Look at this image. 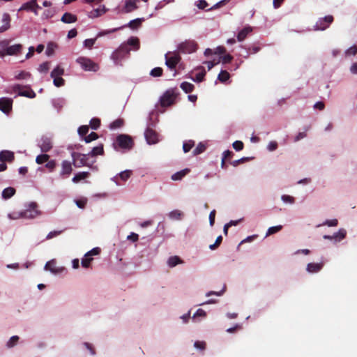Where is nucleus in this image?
Segmentation results:
<instances>
[{"mask_svg":"<svg viewBox=\"0 0 357 357\" xmlns=\"http://www.w3.org/2000/svg\"><path fill=\"white\" fill-rule=\"evenodd\" d=\"M113 146L116 150L119 149L130 150L134 146V142L130 135L120 134L116 137Z\"/></svg>","mask_w":357,"mask_h":357,"instance_id":"nucleus-1","label":"nucleus"},{"mask_svg":"<svg viewBox=\"0 0 357 357\" xmlns=\"http://www.w3.org/2000/svg\"><path fill=\"white\" fill-rule=\"evenodd\" d=\"M40 215V211L38 209V204L36 202H31L28 208L20 212L17 217L23 218L33 219Z\"/></svg>","mask_w":357,"mask_h":357,"instance_id":"nucleus-2","label":"nucleus"},{"mask_svg":"<svg viewBox=\"0 0 357 357\" xmlns=\"http://www.w3.org/2000/svg\"><path fill=\"white\" fill-rule=\"evenodd\" d=\"M76 62L86 71L96 72L99 68L97 63L86 57L80 56L77 59Z\"/></svg>","mask_w":357,"mask_h":357,"instance_id":"nucleus-3","label":"nucleus"},{"mask_svg":"<svg viewBox=\"0 0 357 357\" xmlns=\"http://www.w3.org/2000/svg\"><path fill=\"white\" fill-rule=\"evenodd\" d=\"M181 59V57L177 52H167L165 54V64L171 70L176 68Z\"/></svg>","mask_w":357,"mask_h":357,"instance_id":"nucleus-4","label":"nucleus"},{"mask_svg":"<svg viewBox=\"0 0 357 357\" xmlns=\"http://www.w3.org/2000/svg\"><path fill=\"white\" fill-rule=\"evenodd\" d=\"M176 98V93L174 90H167L160 98V105L162 107H168L173 105Z\"/></svg>","mask_w":357,"mask_h":357,"instance_id":"nucleus-5","label":"nucleus"},{"mask_svg":"<svg viewBox=\"0 0 357 357\" xmlns=\"http://www.w3.org/2000/svg\"><path fill=\"white\" fill-rule=\"evenodd\" d=\"M178 49L182 53H192L197 50V44L194 40H185L178 45Z\"/></svg>","mask_w":357,"mask_h":357,"instance_id":"nucleus-6","label":"nucleus"},{"mask_svg":"<svg viewBox=\"0 0 357 357\" xmlns=\"http://www.w3.org/2000/svg\"><path fill=\"white\" fill-rule=\"evenodd\" d=\"M13 91L17 93L18 95L25 96L29 98H35V92L29 86H24L20 84L13 86Z\"/></svg>","mask_w":357,"mask_h":357,"instance_id":"nucleus-7","label":"nucleus"},{"mask_svg":"<svg viewBox=\"0 0 357 357\" xmlns=\"http://www.w3.org/2000/svg\"><path fill=\"white\" fill-rule=\"evenodd\" d=\"M130 49L128 45H121L116 51L112 54V59L117 63L121 61L126 55L129 54Z\"/></svg>","mask_w":357,"mask_h":357,"instance_id":"nucleus-8","label":"nucleus"},{"mask_svg":"<svg viewBox=\"0 0 357 357\" xmlns=\"http://www.w3.org/2000/svg\"><path fill=\"white\" fill-rule=\"evenodd\" d=\"M333 17L332 15H327L323 18L319 19L314 26L315 31H324L333 22Z\"/></svg>","mask_w":357,"mask_h":357,"instance_id":"nucleus-9","label":"nucleus"},{"mask_svg":"<svg viewBox=\"0 0 357 357\" xmlns=\"http://www.w3.org/2000/svg\"><path fill=\"white\" fill-rule=\"evenodd\" d=\"M71 155L73 158V164L75 167H81L88 165V155L81 154L76 152H73Z\"/></svg>","mask_w":357,"mask_h":357,"instance_id":"nucleus-10","label":"nucleus"},{"mask_svg":"<svg viewBox=\"0 0 357 357\" xmlns=\"http://www.w3.org/2000/svg\"><path fill=\"white\" fill-rule=\"evenodd\" d=\"M1 45L3 47H6V48L3 50L4 53L3 54V55H4V54L17 55L19 53H20L22 50V45L20 44H15L13 45L7 47V45H8V40L2 41Z\"/></svg>","mask_w":357,"mask_h":357,"instance_id":"nucleus-11","label":"nucleus"},{"mask_svg":"<svg viewBox=\"0 0 357 357\" xmlns=\"http://www.w3.org/2000/svg\"><path fill=\"white\" fill-rule=\"evenodd\" d=\"M73 162L66 160L61 162V169L59 172V176L61 178H67L70 176L73 172Z\"/></svg>","mask_w":357,"mask_h":357,"instance_id":"nucleus-12","label":"nucleus"},{"mask_svg":"<svg viewBox=\"0 0 357 357\" xmlns=\"http://www.w3.org/2000/svg\"><path fill=\"white\" fill-rule=\"evenodd\" d=\"M38 146L40 148L41 151L43 153L50 151L53 146L52 139L47 137H43L40 139Z\"/></svg>","mask_w":357,"mask_h":357,"instance_id":"nucleus-13","label":"nucleus"},{"mask_svg":"<svg viewBox=\"0 0 357 357\" xmlns=\"http://www.w3.org/2000/svg\"><path fill=\"white\" fill-rule=\"evenodd\" d=\"M13 100L8 98H0V110L8 114L12 109Z\"/></svg>","mask_w":357,"mask_h":357,"instance_id":"nucleus-14","label":"nucleus"},{"mask_svg":"<svg viewBox=\"0 0 357 357\" xmlns=\"http://www.w3.org/2000/svg\"><path fill=\"white\" fill-rule=\"evenodd\" d=\"M145 138L149 144H155L158 142L157 132L151 128H147L144 132Z\"/></svg>","mask_w":357,"mask_h":357,"instance_id":"nucleus-15","label":"nucleus"},{"mask_svg":"<svg viewBox=\"0 0 357 357\" xmlns=\"http://www.w3.org/2000/svg\"><path fill=\"white\" fill-rule=\"evenodd\" d=\"M36 8H40V7L38 5L36 0H31L25 3H24L20 10H24L27 11H33L36 15H37Z\"/></svg>","mask_w":357,"mask_h":357,"instance_id":"nucleus-16","label":"nucleus"},{"mask_svg":"<svg viewBox=\"0 0 357 357\" xmlns=\"http://www.w3.org/2000/svg\"><path fill=\"white\" fill-rule=\"evenodd\" d=\"M324 266V261L319 263H309L307 265L306 271L310 273H316L319 272L323 268Z\"/></svg>","mask_w":357,"mask_h":357,"instance_id":"nucleus-17","label":"nucleus"},{"mask_svg":"<svg viewBox=\"0 0 357 357\" xmlns=\"http://www.w3.org/2000/svg\"><path fill=\"white\" fill-rule=\"evenodd\" d=\"M253 31V29L250 26H246L243 29H241L237 34V40L238 42L243 41L247 36L251 33Z\"/></svg>","mask_w":357,"mask_h":357,"instance_id":"nucleus-18","label":"nucleus"},{"mask_svg":"<svg viewBox=\"0 0 357 357\" xmlns=\"http://www.w3.org/2000/svg\"><path fill=\"white\" fill-rule=\"evenodd\" d=\"M15 158L14 153L10 151H2L0 152V161L2 162H13Z\"/></svg>","mask_w":357,"mask_h":357,"instance_id":"nucleus-19","label":"nucleus"},{"mask_svg":"<svg viewBox=\"0 0 357 357\" xmlns=\"http://www.w3.org/2000/svg\"><path fill=\"white\" fill-rule=\"evenodd\" d=\"M138 0H126L124 10L126 13H130L138 8L137 2Z\"/></svg>","mask_w":357,"mask_h":357,"instance_id":"nucleus-20","label":"nucleus"},{"mask_svg":"<svg viewBox=\"0 0 357 357\" xmlns=\"http://www.w3.org/2000/svg\"><path fill=\"white\" fill-rule=\"evenodd\" d=\"M3 25L0 26V33L4 32L10 28V17L8 13H4L2 17Z\"/></svg>","mask_w":357,"mask_h":357,"instance_id":"nucleus-21","label":"nucleus"},{"mask_svg":"<svg viewBox=\"0 0 357 357\" xmlns=\"http://www.w3.org/2000/svg\"><path fill=\"white\" fill-rule=\"evenodd\" d=\"M77 20V16L70 13H65L61 17V21L66 24L75 22Z\"/></svg>","mask_w":357,"mask_h":357,"instance_id":"nucleus-22","label":"nucleus"},{"mask_svg":"<svg viewBox=\"0 0 357 357\" xmlns=\"http://www.w3.org/2000/svg\"><path fill=\"white\" fill-rule=\"evenodd\" d=\"M190 172V169L185 168L179 172H176L172 176V179L173 181H180L181 180L185 175H187Z\"/></svg>","mask_w":357,"mask_h":357,"instance_id":"nucleus-23","label":"nucleus"},{"mask_svg":"<svg viewBox=\"0 0 357 357\" xmlns=\"http://www.w3.org/2000/svg\"><path fill=\"white\" fill-rule=\"evenodd\" d=\"M90 175V173L88 172H82L76 174L74 177L72 178V181L73 183H78L82 180H84L86 178H88Z\"/></svg>","mask_w":357,"mask_h":357,"instance_id":"nucleus-24","label":"nucleus"},{"mask_svg":"<svg viewBox=\"0 0 357 357\" xmlns=\"http://www.w3.org/2000/svg\"><path fill=\"white\" fill-rule=\"evenodd\" d=\"M104 154V149L103 145L101 144L94 148L92 149L91 152L88 154L92 157H96L97 155H102Z\"/></svg>","mask_w":357,"mask_h":357,"instance_id":"nucleus-25","label":"nucleus"},{"mask_svg":"<svg viewBox=\"0 0 357 357\" xmlns=\"http://www.w3.org/2000/svg\"><path fill=\"white\" fill-rule=\"evenodd\" d=\"M15 189L13 187H8L2 191V197L8 199L15 194Z\"/></svg>","mask_w":357,"mask_h":357,"instance_id":"nucleus-26","label":"nucleus"},{"mask_svg":"<svg viewBox=\"0 0 357 357\" xmlns=\"http://www.w3.org/2000/svg\"><path fill=\"white\" fill-rule=\"evenodd\" d=\"M181 88L183 91H184L186 93H191L194 90V85L188 82H183L181 84Z\"/></svg>","mask_w":357,"mask_h":357,"instance_id":"nucleus-27","label":"nucleus"},{"mask_svg":"<svg viewBox=\"0 0 357 357\" xmlns=\"http://www.w3.org/2000/svg\"><path fill=\"white\" fill-rule=\"evenodd\" d=\"M183 263V261L178 256L170 257L167 264L170 267H174L178 264Z\"/></svg>","mask_w":357,"mask_h":357,"instance_id":"nucleus-28","label":"nucleus"},{"mask_svg":"<svg viewBox=\"0 0 357 357\" xmlns=\"http://www.w3.org/2000/svg\"><path fill=\"white\" fill-rule=\"evenodd\" d=\"M346 234V230L344 229H340L337 233L333 235V237H334L335 241H340L345 238Z\"/></svg>","mask_w":357,"mask_h":357,"instance_id":"nucleus-29","label":"nucleus"},{"mask_svg":"<svg viewBox=\"0 0 357 357\" xmlns=\"http://www.w3.org/2000/svg\"><path fill=\"white\" fill-rule=\"evenodd\" d=\"M126 45H128V47L132 46L135 50H137L139 48V40L136 37H131L128 39Z\"/></svg>","mask_w":357,"mask_h":357,"instance_id":"nucleus-30","label":"nucleus"},{"mask_svg":"<svg viewBox=\"0 0 357 357\" xmlns=\"http://www.w3.org/2000/svg\"><path fill=\"white\" fill-rule=\"evenodd\" d=\"M64 74V69L61 68L60 66H57L54 70L51 72V77H61Z\"/></svg>","mask_w":357,"mask_h":357,"instance_id":"nucleus-31","label":"nucleus"},{"mask_svg":"<svg viewBox=\"0 0 357 357\" xmlns=\"http://www.w3.org/2000/svg\"><path fill=\"white\" fill-rule=\"evenodd\" d=\"M142 21L143 19L141 18L131 20L128 24V26L132 29H137L141 26Z\"/></svg>","mask_w":357,"mask_h":357,"instance_id":"nucleus-32","label":"nucleus"},{"mask_svg":"<svg viewBox=\"0 0 357 357\" xmlns=\"http://www.w3.org/2000/svg\"><path fill=\"white\" fill-rule=\"evenodd\" d=\"M123 124L124 121L122 119H117L110 123L109 128L112 130L120 128L123 126Z\"/></svg>","mask_w":357,"mask_h":357,"instance_id":"nucleus-33","label":"nucleus"},{"mask_svg":"<svg viewBox=\"0 0 357 357\" xmlns=\"http://www.w3.org/2000/svg\"><path fill=\"white\" fill-rule=\"evenodd\" d=\"M105 11H106V10L105 9V8H103L102 9H101V8L93 9L92 11L90 12L89 16V17H92V18L98 17L102 15L103 13H105Z\"/></svg>","mask_w":357,"mask_h":357,"instance_id":"nucleus-34","label":"nucleus"},{"mask_svg":"<svg viewBox=\"0 0 357 357\" xmlns=\"http://www.w3.org/2000/svg\"><path fill=\"white\" fill-rule=\"evenodd\" d=\"M230 77L229 73L227 70H221L218 74V79L221 82H225Z\"/></svg>","mask_w":357,"mask_h":357,"instance_id":"nucleus-35","label":"nucleus"},{"mask_svg":"<svg viewBox=\"0 0 357 357\" xmlns=\"http://www.w3.org/2000/svg\"><path fill=\"white\" fill-rule=\"evenodd\" d=\"M50 159V155L47 154L38 155L36 158V162L38 165L47 162Z\"/></svg>","mask_w":357,"mask_h":357,"instance_id":"nucleus-36","label":"nucleus"},{"mask_svg":"<svg viewBox=\"0 0 357 357\" xmlns=\"http://www.w3.org/2000/svg\"><path fill=\"white\" fill-rule=\"evenodd\" d=\"M45 270L50 271L52 273H58V269L55 266V262L54 261H50L46 263L45 266Z\"/></svg>","mask_w":357,"mask_h":357,"instance_id":"nucleus-37","label":"nucleus"},{"mask_svg":"<svg viewBox=\"0 0 357 357\" xmlns=\"http://www.w3.org/2000/svg\"><path fill=\"white\" fill-rule=\"evenodd\" d=\"M206 149V146L204 144L200 142L197 146L193 150V155H197L202 153H203Z\"/></svg>","mask_w":357,"mask_h":357,"instance_id":"nucleus-38","label":"nucleus"},{"mask_svg":"<svg viewBox=\"0 0 357 357\" xmlns=\"http://www.w3.org/2000/svg\"><path fill=\"white\" fill-rule=\"evenodd\" d=\"M206 316V312H205L204 310H202V309L199 308V309H198V310L196 311V312L193 314V316H192V319L194 321H197V320H198V318H199V317L204 318V317H205Z\"/></svg>","mask_w":357,"mask_h":357,"instance_id":"nucleus-39","label":"nucleus"},{"mask_svg":"<svg viewBox=\"0 0 357 357\" xmlns=\"http://www.w3.org/2000/svg\"><path fill=\"white\" fill-rule=\"evenodd\" d=\"M93 260L92 257H85L82 259L81 264L83 268H89L91 267V263Z\"/></svg>","mask_w":357,"mask_h":357,"instance_id":"nucleus-40","label":"nucleus"},{"mask_svg":"<svg viewBox=\"0 0 357 357\" xmlns=\"http://www.w3.org/2000/svg\"><path fill=\"white\" fill-rule=\"evenodd\" d=\"M31 73L26 71H20L15 75L16 79H26L31 77Z\"/></svg>","mask_w":357,"mask_h":357,"instance_id":"nucleus-41","label":"nucleus"},{"mask_svg":"<svg viewBox=\"0 0 357 357\" xmlns=\"http://www.w3.org/2000/svg\"><path fill=\"white\" fill-rule=\"evenodd\" d=\"M282 225L271 227L268 229L266 236H268L274 234L280 231V230H282Z\"/></svg>","mask_w":357,"mask_h":357,"instance_id":"nucleus-42","label":"nucleus"},{"mask_svg":"<svg viewBox=\"0 0 357 357\" xmlns=\"http://www.w3.org/2000/svg\"><path fill=\"white\" fill-rule=\"evenodd\" d=\"M195 142L192 140L185 142L183 145V150L185 153H188L194 146Z\"/></svg>","mask_w":357,"mask_h":357,"instance_id":"nucleus-43","label":"nucleus"},{"mask_svg":"<svg viewBox=\"0 0 357 357\" xmlns=\"http://www.w3.org/2000/svg\"><path fill=\"white\" fill-rule=\"evenodd\" d=\"M169 218L174 220H180L183 216V213L178 210H174L169 213Z\"/></svg>","mask_w":357,"mask_h":357,"instance_id":"nucleus-44","label":"nucleus"},{"mask_svg":"<svg viewBox=\"0 0 357 357\" xmlns=\"http://www.w3.org/2000/svg\"><path fill=\"white\" fill-rule=\"evenodd\" d=\"M53 78V83L55 86L61 87L65 84V80L61 77H54Z\"/></svg>","mask_w":357,"mask_h":357,"instance_id":"nucleus-45","label":"nucleus"},{"mask_svg":"<svg viewBox=\"0 0 357 357\" xmlns=\"http://www.w3.org/2000/svg\"><path fill=\"white\" fill-rule=\"evenodd\" d=\"M98 138V135L96 132H92L89 135L85 136L84 139L86 143H89Z\"/></svg>","mask_w":357,"mask_h":357,"instance_id":"nucleus-46","label":"nucleus"},{"mask_svg":"<svg viewBox=\"0 0 357 357\" xmlns=\"http://www.w3.org/2000/svg\"><path fill=\"white\" fill-rule=\"evenodd\" d=\"M163 70L160 67L154 68L151 70L150 75L153 77H160L162 75Z\"/></svg>","mask_w":357,"mask_h":357,"instance_id":"nucleus-47","label":"nucleus"},{"mask_svg":"<svg viewBox=\"0 0 357 357\" xmlns=\"http://www.w3.org/2000/svg\"><path fill=\"white\" fill-rule=\"evenodd\" d=\"M100 252H101V249L98 247H96V248H93L90 251L87 252L85 254V257H92V256H96V255H100Z\"/></svg>","mask_w":357,"mask_h":357,"instance_id":"nucleus-48","label":"nucleus"},{"mask_svg":"<svg viewBox=\"0 0 357 357\" xmlns=\"http://www.w3.org/2000/svg\"><path fill=\"white\" fill-rule=\"evenodd\" d=\"M100 126V120L98 118H93L90 121V126L93 130H97Z\"/></svg>","mask_w":357,"mask_h":357,"instance_id":"nucleus-49","label":"nucleus"},{"mask_svg":"<svg viewBox=\"0 0 357 357\" xmlns=\"http://www.w3.org/2000/svg\"><path fill=\"white\" fill-rule=\"evenodd\" d=\"M50 63L45 61L39 66L38 70L41 73H47L50 70Z\"/></svg>","mask_w":357,"mask_h":357,"instance_id":"nucleus-50","label":"nucleus"},{"mask_svg":"<svg viewBox=\"0 0 357 357\" xmlns=\"http://www.w3.org/2000/svg\"><path fill=\"white\" fill-rule=\"evenodd\" d=\"M45 167L48 169L49 172H53L56 167V161L54 160H48L46 162Z\"/></svg>","mask_w":357,"mask_h":357,"instance_id":"nucleus-51","label":"nucleus"},{"mask_svg":"<svg viewBox=\"0 0 357 357\" xmlns=\"http://www.w3.org/2000/svg\"><path fill=\"white\" fill-rule=\"evenodd\" d=\"M65 231V229H63V230H58V231H50L46 236V239L47 240H50V239H52L60 234H61L63 231Z\"/></svg>","mask_w":357,"mask_h":357,"instance_id":"nucleus-52","label":"nucleus"},{"mask_svg":"<svg viewBox=\"0 0 357 357\" xmlns=\"http://www.w3.org/2000/svg\"><path fill=\"white\" fill-rule=\"evenodd\" d=\"M96 40V38L86 39L84 41V45L86 48L91 49L93 45L95 44Z\"/></svg>","mask_w":357,"mask_h":357,"instance_id":"nucleus-53","label":"nucleus"},{"mask_svg":"<svg viewBox=\"0 0 357 357\" xmlns=\"http://www.w3.org/2000/svg\"><path fill=\"white\" fill-rule=\"evenodd\" d=\"M132 174V171L126 170L120 173L119 176L123 181H126L128 179Z\"/></svg>","mask_w":357,"mask_h":357,"instance_id":"nucleus-54","label":"nucleus"},{"mask_svg":"<svg viewBox=\"0 0 357 357\" xmlns=\"http://www.w3.org/2000/svg\"><path fill=\"white\" fill-rule=\"evenodd\" d=\"M89 132V126H82L78 128V133L82 137H85L87 132Z\"/></svg>","mask_w":357,"mask_h":357,"instance_id":"nucleus-55","label":"nucleus"},{"mask_svg":"<svg viewBox=\"0 0 357 357\" xmlns=\"http://www.w3.org/2000/svg\"><path fill=\"white\" fill-rule=\"evenodd\" d=\"M202 71L197 73L196 75V77H195V81L197 82H201L204 80V77L206 75V71L204 70V69L202 67Z\"/></svg>","mask_w":357,"mask_h":357,"instance_id":"nucleus-56","label":"nucleus"},{"mask_svg":"<svg viewBox=\"0 0 357 357\" xmlns=\"http://www.w3.org/2000/svg\"><path fill=\"white\" fill-rule=\"evenodd\" d=\"M232 146L233 148L237 151L243 150L244 147V144L241 141H235L233 143Z\"/></svg>","mask_w":357,"mask_h":357,"instance_id":"nucleus-57","label":"nucleus"},{"mask_svg":"<svg viewBox=\"0 0 357 357\" xmlns=\"http://www.w3.org/2000/svg\"><path fill=\"white\" fill-rule=\"evenodd\" d=\"M56 47V45H55L54 43H50L48 45H47V50H46V54L48 55V56H50L51 54H53V52H54V48Z\"/></svg>","mask_w":357,"mask_h":357,"instance_id":"nucleus-58","label":"nucleus"},{"mask_svg":"<svg viewBox=\"0 0 357 357\" xmlns=\"http://www.w3.org/2000/svg\"><path fill=\"white\" fill-rule=\"evenodd\" d=\"M249 160V158H242L241 159H238V160H234L231 162V165H233L234 167H237L238 165H239L240 164H242L245 162H247Z\"/></svg>","mask_w":357,"mask_h":357,"instance_id":"nucleus-59","label":"nucleus"},{"mask_svg":"<svg viewBox=\"0 0 357 357\" xmlns=\"http://www.w3.org/2000/svg\"><path fill=\"white\" fill-rule=\"evenodd\" d=\"M222 63H229L233 60V56L230 54H226L221 56Z\"/></svg>","mask_w":357,"mask_h":357,"instance_id":"nucleus-60","label":"nucleus"},{"mask_svg":"<svg viewBox=\"0 0 357 357\" xmlns=\"http://www.w3.org/2000/svg\"><path fill=\"white\" fill-rule=\"evenodd\" d=\"M215 210H213L211 211L209 214V223L211 227L213 226L215 223Z\"/></svg>","mask_w":357,"mask_h":357,"instance_id":"nucleus-61","label":"nucleus"},{"mask_svg":"<svg viewBox=\"0 0 357 357\" xmlns=\"http://www.w3.org/2000/svg\"><path fill=\"white\" fill-rule=\"evenodd\" d=\"M357 54V47L356 45H354L349 48L346 51V54L347 55H356Z\"/></svg>","mask_w":357,"mask_h":357,"instance_id":"nucleus-62","label":"nucleus"},{"mask_svg":"<svg viewBox=\"0 0 357 357\" xmlns=\"http://www.w3.org/2000/svg\"><path fill=\"white\" fill-rule=\"evenodd\" d=\"M338 221L337 219H333L326 220L324 225H327L328 227H335L337 225Z\"/></svg>","mask_w":357,"mask_h":357,"instance_id":"nucleus-63","label":"nucleus"},{"mask_svg":"<svg viewBox=\"0 0 357 357\" xmlns=\"http://www.w3.org/2000/svg\"><path fill=\"white\" fill-rule=\"evenodd\" d=\"M199 9H204L208 6V3L205 0H199L197 4Z\"/></svg>","mask_w":357,"mask_h":357,"instance_id":"nucleus-64","label":"nucleus"}]
</instances>
